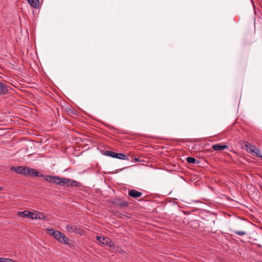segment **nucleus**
<instances>
[{
  "label": "nucleus",
  "instance_id": "nucleus-4",
  "mask_svg": "<svg viewBox=\"0 0 262 262\" xmlns=\"http://www.w3.org/2000/svg\"><path fill=\"white\" fill-rule=\"evenodd\" d=\"M105 155L106 156L122 159V160H126L127 159V157L122 153H116L112 151L107 150L105 152Z\"/></svg>",
  "mask_w": 262,
  "mask_h": 262
},
{
  "label": "nucleus",
  "instance_id": "nucleus-3",
  "mask_svg": "<svg viewBox=\"0 0 262 262\" xmlns=\"http://www.w3.org/2000/svg\"><path fill=\"white\" fill-rule=\"evenodd\" d=\"M27 177H42L43 180L46 181L45 180L46 176H51L50 175H43V174L39 172L37 170L28 167L27 170Z\"/></svg>",
  "mask_w": 262,
  "mask_h": 262
},
{
  "label": "nucleus",
  "instance_id": "nucleus-2",
  "mask_svg": "<svg viewBox=\"0 0 262 262\" xmlns=\"http://www.w3.org/2000/svg\"><path fill=\"white\" fill-rule=\"evenodd\" d=\"M19 215L23 216L24 217H28L31 219H42L39 213L36 214L33 213L32 211L29 210H25L23 212H18Z\"/></svg>",
  "mask_w": 262,
  "mask_h": 262
},
{
  "label": "nucleus",
  "instance_id": "nucleus-8",
  "mask_svg": "<svg viewBox=\"0 0 262 262\" xmlns=\"http://www.w3.org/2000/svg\"><path fill=\"white\" fill-rule=\"evenodd\" d=\"M250 153L254 156L262 158L260 150L254 145L252 147L251 149H250Z\"/></svg>",
  "mask_w": 262,
  "mask_h": 262
},
{
  "label": "nucleus",
  "instance_id": "nucleus-18",
  "mask_svg": "<svg viewBox=\"0 0 262 262\" xmlns=\"http://www.w3.org/2000/svg\"><path fill=\"white\" fill-rule=\"evenodd\" d=\"M186 161L190 164H194L196 162V160L194 158L188 157L186 159Z\"/></svg>",
  "mask_w": 262,
  "mask_h": 262
},
{
  "label": "nucleus",
  "instance_id": "nucleus-7",
  "mask_svg": "<svg viewBox=\"0 0 262 262\" xmlns=\"http://www.w3.org/2000/svg\"><path fill=\"white\" fill-rule=\"evenodd\" d=\"M96 239L101 244L105 245H109L112 246V245L111 243H112V242L107 237H101L98 235L97 236Z\"/></svg>",
  "mask_w": 262,
  "mask_h": 262
},
{
  "label": "nucleus",
  "instance_id": "nucleus-10",
  "mask_svg": "<svg viewBox=\"0 0 262 262\" xmlns=\"http://www.w3.org/2000/svg\"><path fill=\"white\" fill-rule=\"evenodd\" d=\"M128 195L132 198L136 199L140 197L142 195V193L135 189H132L129 191Z\"/></svg>",
  "mask_w": 262,
  "mask_h": 262
},
{
  "label": "nucleus",
  "instance_id": "nucleus-5",
  "mask_svg": "<svg viewBox=\"0 0 262 262\" xmlns=\"http://www.w3.org/2000/svg\"><path fill=\"white\" fill-rule=\"evenodd\" d=\"M28 169V167H24V166H15V167H12L11 168V170H13L14 171H15L16 172L26 176L27 174V170Z\"/></svg>",
  "mask_w": 262,
  "mask_h": 262
},
{
  "label": "nucleus",
  "instance_id": "nucleus-13",
  "mask_svg": "<svg viewBox=\"0 0 262 262\" xmlns=\"http://www.w3.org/2000/svg\"><path fill=\"white\" fill-rule=\"evenodd\" d=\"M29 4L34 8H38L39 6V0H27Z\"/></svg>",
  "mask_w": 262,
  "mask_h": 262
},
{
  "label": "nucleus",
  "instance_id": "nucleus-15",
  "mask_svg": "<svg viewBox=\"0 0 262 262\" xmlns=\"http://www.w3.org/2000/svg\"><path fill=\"white\" fill-rule=\"evenodd\" d=\"M253 145H251L250 143H249L247 141H243V147L249 152H250V149H251L252 147H253Z\"/></svg>",
  "mask_w": 262,
  "mask_h": 262
},
{
  "label": "nucleus",
  "instance_id": "nucleus-24",
  "mask_svg": "<svg viewBox=\"0 0 262 262\" xmlns=\"http://www.w3.org/2000/svg\"><path fill=\"white\" fill-rule=\"evenodd\" d=\"M258 262H262V261H258Z\"/></svg>",
  "mask_w": 262,
  "mask_h": 262
},
{
  "label": "nucleus",
  "instance_id": "nucleus-20",
  "mask_svg": "<svg viewBox=\"0 0 262 262\" xmlns=\"http://www.w3.org/2000/svg\"><path fill=\"white\" fill-rule=\"evenodd\" d=\"M4 260H5V258L0 257V262H4Z\"/></svg>",
  "mask_w": 262,
  "mask_h": 262
},
{
  "label": "nucleus",
  "instance_id": "nucleus-16",
  "mask_svg": "<svg viewBox=\"0 0 262 262\" xmlns=\"http://www.w3.org/2000/svg\"><path fill=\"white\" fill-rule=\"evenodd\" d=\"M230 231L231 232V235L233 236V234H237L239 236H244L246 234V232L244 231H235L232 229H230Z\"/></svg>",
  "mask_w": 262,
  "mask_h": 262
},
{
  "label": "nucleus",
  "instance_id": "nucleus-22",
  "mask_svg": "<svg viewBox=\"0 0 262 262\" xmlns=\"http://www.w3.org/2000/svg\"><path fill=\"white\" fill-rule=\"evenodd\" d=\"M10 261H7V262H17V261H15V260H12V259H10Z\"/></svg>",
  "mask_w": 262,
  "mask_h": 262
},
{
  "label": "nucleus",
  "instance_id": "nucleus-23",
  "mask_svg": "<svg viewBox=\"0 0 262 262\" xmlns=\"http://www.w3.org/2000/svg\"><path fill=\"white\" fill-rule=\"evenodd\" d=\"M135 161H136V162H139V161H140V160H139V158H135Z\"/></svg>",
  "mask_w": 262,
  "mask_h": 262
},
{
  "label": "nucleus",
  "instance_id": "nucleus-17",
  "mask_svg": "<svg viewBox=\"0 0 262 262\" xmlns=\"http://www.w3.org/2000/svg\"><path fill=\"white\" fill-rule=\"evenodd\" d=\"M129 205V203L124 201H119L118 203V207L123 208L125 207L128 206Z\"/></svg>",
  "mask_w": 262,
  "mask_h": 262
},
{
  "label": "nucleus",
  "instance_id": "nucleus-1",
  "mask_svg": "<svg viewBox=\"0 0 262 262\" xmlns=\"http://www.w3.org/2000/svg\"><path fill=\"white\" fill-rule=\"evenodd\" d=\"M46 182L55 184L60 186H63L67 184V186L78 187L80 185V183L76 181L71 180L65 178H60L58 176H46Z\"/></svg>",
  "mask_w": 262,
  "mask_h": 262
},
{
  "label": "nucleus",
  "instance_id": "nucleus-19",
  "mask_svg": "<svg viewBox=\"0 0 262 262\" xmlns=\"http://www.w3.org/2000/svg\"><path fill=\"white\" fill-rule=\"evenodd\" d=\"M119 201H112V204L116 207H118V203Z\"/></svg>",
  "mask_w": 262,
  "mask_h": 262
},
{
  "label": "nucleus",
  "instance_id": "nucleus-21",
  "mask_svg": "<svg viewBox=\"0 0 262 262\" xmlns=\"http://www.w3.org/2000/svg\"><path fill=\"white\" fill-rule=\"evenodd\" d=\"M7 261H10V258H5V260L4 261V262H7Z\"/></svg>",
  "mask_w": 262,
  "mask_h": 262
},
{
  "label": "nucleus",
  "instance_id": "nucleus-6",
  "mask_svg": "<svg viewBox=\"0 0 262 262\" xmlns=\"http://www.w3.org/2000/svg\"><path fill=\"white\" fill-rule=\"evenodd\" d=\"M55 239L59 242L63 244H69V239L65 236L64 234L59 231V234L55 237Z\"/></svg>",
  "mask_w": 262,
  "mask_h": 262
},
{
  "label": "nucleus",
  "instance_id": "nucleus-9",
  "mask_svg": "<svg viewBox=\"0 0 262 262\" xmlns=\"http://www.w3.org/2000/svg\"><path fill=\"white\" fill-rule=\"evenodd\" d=\"M9 86L0 81V95L7 94L9 91Z\"/></svg>",
  "mask_w": 262,
  "mask_h": 262
},
{
  "label": "nucleus",
  "instance_id": "nucleus-12",
  "mask_svg": "<svg viewBox=\"0 0 262 262\" xmlns=\"http://www.w3.org/2000/svg\"><path fill=\"white\" fill-rule=\"evenodd\" d=\"M228 146L226 145H220V144H215L212 146V148L216 151L224 150L228 148Z\"/></svg>",
  "mask_w": 262,
  "mask_h": 262
},
{
  "label": "nucleus",
  "instance_id": "nucleus-14",
  "mask_svg": "<svg viewBox=\"0 0 262 262\" xmlns=\"http://www.w3.org/2000/svg\"><path fill=\"white\" fill-rule=\"evenodd\" d=\"M66 228L68 231L70 232H74L76 230L77 227L75 225L69 224L66 225Z\"/></svg>",
  "mask_w": 262,
  "mask_h": 262
},
{
  "label": "nucleus",
  "instance_id": "nucleus-11",
  "mask_svg": "<svg viewBox=\"0 0 262 262\" xmlns=\"http://www.w3.org/2000/svg\"><path fill=\"white\" fill-rule=\"evenodd\" d=\"M47 233L50 235L52 236L54 238L59 234V231L55 230L53 229H47Z\"/></svg>",
  "mask_w": 262,
  "mask_h": 262
}]
</instances>
